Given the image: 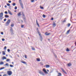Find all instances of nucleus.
Masks as SVG:
<instances>
[{
    "label": "nucleus",
    "instance_id": "1",
    "mask_svg": "<svg viewBox=\"0 0 76 76\" xmlns=\"http://www.w3.org/2000/svg\"><path fill=\"white\" fill-rule=\"evenodd\" d=\"M20 4V6L21 7L22 9H23V5L22 3V2L21 1V0H19Z\"/></svg>",
    "mask_w": 76,
    "mask_h": 76
},
{
    "label": "nucleus",
    "instance_id": "2",
    "mask_svg": "<svg viewBox=\"0 0 76 76\" xmlns=\"http://www.w3.org/2000/svg\"><path fill=\"white\" fill-rule=\"evenodd\" d=\"M7 73L9 76H11L12 75V72L11 71H8L7 72Z\"/></svg>",
    "mask_w": 76,
    "mask_h": 76
},
{
    "label": "nucleus",
    "instance_id": "3",
    "mask_svg": "<svg viewBox=\"0 0 76 76\" xmlns=\"http://www.w3.org/2000/svg\"><path fill=\"white\" fill-rule=\"evenodd\" d=\"M10 20H8L7 22L6 23V25L7 26V25H9V23H10Z\"/></svg>",
    "mask_w": 76,
    "mask_h": 76
},
{
    "label": "nucleus",
    "instance_id": "4",
    "mask_svg": "<svg viewBox=\"0 0 76 76\" xmlns=\"http://www.w3.org/2000/svg\"><path fill=\"white\" fill-rule=\"evenodd\" d=\"M39 73L40 74V75H43V76H45V74H44V73L42 72L41 71H39Z\"/></svg>",
    "mask_w": 76,
    "mask_h": 76
},
{
    "label": "nucleus",
    "instance_id": "5",
    "mask_svg": "<svg viewBox=\"0 0 76 76\" xmlns=\"http://www.w3.org/2000/svg\"><path fill=\"white\" fill-rule=\"evenodd\" d=\"M3 13L1 12L0 14V19H3Z\"/></svg>",
    "mask_w": 76,
    "mask_h": 76
},
{
    "label": "nucleus",
    "instance_id": "6",
    "mask_svg": "<svg viewBox=\"0 0 76 76\" xmlns=\"http://www.w3.org/2000/svg\"><path fill=\"white\" fill-rule=\"evenodd\" d=\"M43 71L44 72V73H46V74H48V72H47V70H45V68L43 69Z\"/></svg>",
    "mask_w": 76,
    "mask_h": 76
},
{
    "label": "nucleus",
    "instance_id": "7",
    "mask_svg": "<svg viewBox=\"0 0 76 76\" xmlns=\"http://www.w3.org/2000/svg\"><path fill=\"white\" fill-rule=\"evenodd\" d=\"M39 36L40 37V40L41 41H42V36L41 35V34H39Z\"/></svg>",
    "mask_w": 76,
    "mask_h": 76
},
{
    "label": "nucleus",
    "instance_id": "8",
    "mask_svg": "<svg viewBox=\"0 0 76 76\" xmlns=\"http://www.w3.org/2000/svg\"><path fill=\"white\" fill-rule=\"evenodd\" d=\"M61 69L62 70V71L64 72V73H65V74H67V73H66V72L64 70V69H63L62 68H61Z\"/></svg>",
    "mask_w": 76,
    "mask_h": 76
},
{
    "label": "nucleus",
    "instance_id": "9",
    "mask_svg": "<svg viewBox=\"0 0 76 76\" xmlns=\"http://www.w3.org/2000/svg\"><path fill=\"white\" fill-rule=\"evenodd\" d=\"M17 15L18 16H21L22 14H21V12H20L17 14Z\"/></svg>",
    "mask_w": 76,
    "mask_h": 76
},
{
    "label": "nucleus",
    "instance_id": "10",
    "mask_svg": "<svg viewBox=\"0 0 76 76\" xmlns=\"http://www.w3.org/2000/svg\"><path fill=\"white\" fill-rule=\"evenodd\" d=\"M8 13L10 14V15H13V14H12V13H11V12L9 10H8Z\"/></svg>",
    "mask_w": 76,
    "mask_h": 76
},
{
    "label": "nucleus",
    "instance_id": "11",
    "mask_svg": "<svg viewBox=\"0 0 76 76\" xmlns=\"http://www.w3.org/2000/svg\"><path fill=\"white\" fill-rule=\"evenodd\" d=\"M21 63H23V64H26H26H27V63L25 61H21Z\"/></svg>",
    "mask_w": 76,
    "mask_h": 76
},
{
    "label": "nucleus",
    "instance_id": "12",
    "mask_svg": "<svg viewBox=\"0 0 76 76\" xmlns=\"http://www.w3.org/2000/svg\"><path fill=\"white\" fill-rule=\"evenodd\" d=\"M11 29H10V31L11 32H12V33H13V29H12V27L10 28Z\"/></svg>",
    "mask_w": 76,
    "mask_h": 76
},
{
    "label": "nucleus",
    "instance_id": "13",
    "mask_svg": "<svg viewBox=\"0 0 76 76\" xmlns=\"http://www.w3.org/2000/svg\"><path fill=\"white\" fill-rule=\"evenodd\" d=\"M36 23L37 25H38V27H39V24H38V22L37 21V20H36Z\"/></svg>",
    "mask_w": 76,
    "mask_h": 76
},
{
    "label": "nucleus",
    "instance_id": "14",
    "mask_svg": "<svg viewBox=\"0 0 76 76\" xmlns=\"http://www.w3.org/2000/svg\"><path fill=\"white\" fill-rule=\"evenodd\" d=\"M53 25L54 27L56 26V23H55V22H53Z\"/></svg>",
    "mask_w": 76,
    "mask_h": 76
},
{
    "label": "nucleus",
    "instance_id": "15",
    "mask_svg": "<svg viewBox=\"0 0 76 76\" xmlns=\"http://www.w3.org/2000/svg\"><path fill=\"white\" fill-rule=\"evenodd\" d=\"M2 59L3 60H4L5 59H7V58L5 56H3L2 58Z\"/></svg>",
    "mask_w": 76,
    "mask_h": 76
},
{
    "label": "nucleus",
    "instance_id": "16",
    "mask_svg": "<svg viewBox=\"0 0 76 76\" xmlns=\"http://www.w3.org/2000/svg\"><path fill=\"white\" fill-rule=\"evenodd\" d=\"M4 64V62L3 61H1L0 62V65H2Z\"/></svg>",
    "mask_w": 76,
    "mask_h": 76
},
{
    "label": "nucleus",
    "instance_id": "17",
    "mask_svg": "<svg viewBox=\"0 0 76 76\" xmlns=\"http://www.w3.org/2000/svg\"><path fill=\"white\" fill-rule=\"evenodd\" d=\"M50 34H51V33H47V32H46L45 33V34H46V35H50Z\"/></svg>",
    "mask_w": 76,
    "mask_h": 76
},
{
    "label": "nucleus",
    "instance_id": "18",
    "mask_svg": "<svg viewBox=\"0 0 76 76\" xmlns=\"http://www.w3.org/2000/svg\"><path fill=\"white\" fill-rule=\"evenodd\" d=\"M67 65L69 67V66H72V64H71L70 63H69L67 64Z\"/></svg>",
    "mask_w": 76,
    "mask_h": 76
},
{
    "label": "nucleus",
    "instance_id": "19",
    "mask_svg": "<svg viewBox=\"0 0 76 76\" xmlns=\"http://www.w3.org/2000/svg\"><path fill=\"white\" fill-rule=\"evenodd\" d=\"M2 54L3 55H5L6 54V53H5V51H2Z\"/></svg>",
    "mask_w": 76,
    "mask_h": 76
},
{
    "label": "nucleus",
    "instance_id": "20",
    "mask_svg": "<svg viewBox=\"0 0 76 76\" xmlns=\"http://www.w3.org/2000/svg\"><path fill=\"white\" fill-rule=\"evenodd\" d=\"M46 68H48V67H50V65H47L46 66Z\"/></svg>",
    "mask_w": 76,
    "mask_h": 76
},
{
    "label": "nucleus",
    "instance_id": "21",
    "mask_svg": "<svg viewBox=\"0 0 76 76\" xmlns=\"http://www.w3.org/2000/svg\"><path fill=\"white\" fill-rule=\"evenodd\" d=\"M5 17L6 18H9V15H5Z\"/></svg>",
    "mask_w": 76,
    "mask_h": 76
},
{
    "label": "nucleus",
    "instance_id": "22",
    "mask_svg": "<svg viewBox=\"0 0 76 76\" xmlns=\"http://www.w3.org/2000/svg\"><path fill=\"white\" fill-rule=\"evenodd\" d=\"M58 76H61V73H58Z\"/></svg>",
    "mask_w": 76,
    "mask_h": 76
},
{
    "label": "nucleus",
    "instance_id": "23",
    "mask_svg": "<svg viewBox=\"0 0 76 76\" xmlns=\"http://www.w3.org/2000/svg\"><path fill=\"white\" fill-rule=\"evenodd\" d=\"M66 50V51L67 52L70 51V50L68 48H67Z\"/></svg>",
    "mask_w": 76,
    "mask_h": 76
},
{
    "label": "nucleus",
    "instance_id": "24",
    "mask_svg": "<svg viewBox=\"0 0 76 76\" xmlns=\"http://www.w3.org/2000/svg\"><path fill=\"white\" fill-rule=\"evenodd\" d=\"M37 61H40V59L39 58H37Z\"/></svg>",
    "mask_w": 76,
    "mask_h": 76
},
{
    "label": "nucleus",
    "instance_id": "25",
    "mask_svg": "<svg viewBox=\"0 0 76 76\" xmlns=\"http://www.w3.org/2000/svg\"><path fill=\"white\" fill-rule=\"evenodd\" d=\"M4 69V67H2L0 68V70H2L3 69Z\"/></svg>",
    "mask_w": 76,
    "mask_h": 76
},
{
    "label": "nucleus",
    "instance_id": "26",
    "mask_svg": "<svg viewBox=\"0 0 76 76\" xmlns=\"http://www.w3.org/2000/svg\"><path fill=\"white\" fill-rule=\"evenodd\" d=\"M4 66H9V64H8L7 63L5 65H4Z\"/></svg>",
    "mask_w": 76,
    "mask_h": 76
},
{
    "label": "nucleus",
    "instance_id": "27",
    "mask_svg": "<svg viewBox=\"0 0 76 76\" xmlns=\"http://www.w3.org/2000/svg\"><path fill=\"white\" fill-rule=\"evenodd\" d=\"M10 67H14V66L12 65H10Z\"/></svg>",
    "mask_w": 76,
    "mask_h": 76
},
{
    "label": "nucleus",
    "instance_id": "28",
    "mask_svg": "<svg viewBox=\"0 0 76 76\" xmlns=\"http://www.w3.org/2000/svg\"><path fill=\"white\" fill-rule=\"evenodd\" d=\"M12 5L13 6H15L16 5V3H13V4H12Z\"/></svg>",
    "mask_w": 76,
    "mask_h": 76
},
{
    "label": "nucleus",
    "instance_id": "29",
    "mask_svg": "<svg viewBox=\"0 0 76 76\" xmlns=\"http://www.w3.org/2000/svg\"><path fill=\"white\" fill-rule=\"evenodd\" d=\"M14 24H12L11 25V27H13L14 26Z\"/></svg>",
    "mask_w": 76,
    "mask_h": 76
},
{
    "label": "nucleus",
    "instance_id": "30",
    "mask_svg": "<svg viewBox=\"0 0 76 76\" xmlns=\"http://www.w3.org/2000/svg\"><path fill=\"white\" fill-rule=\"evenodd\" d=\"M66 20H64L63 21H62V22L63 23H64V22H66Z\"/></svg>",
    "mask_w": 76,
    "mask_h": 76
},
{
    "label": "nucleus",
    "instance_id": "31",
    "mask_svg": "<svg viewBox=\"0 0 76 76\" xmlns=\"http://www.w3.org/2000/svg\"><path fill=\"white\" fill-rule=\"evenodd\" d=\"M45 16H45V15H44V14L43 15V17L44 18H45Z\"/></svg>",
    "mask_w": 76,
    "mask_h": 76
},
{
    "label": "nucleus",
    "instance_id": "32",
    "mask_svg": "<svg viewBox=\"0 0 76 76\" xmlns=\"http://www.w3.org/2000/svg\"><path fill=\"white\" fill-rule=\"evenodd\" d=\"M40 9H44V7H42V6H40Z\"/></svg>",
    "mask_w": 76,
    "mask_h": 76
},
{
    "label": "nucleus",
    "instance_id": "33",
    "mask_svg": "<svg viewBox=\"0 0 76 76\" xmlns=\"http://www.w3.org/2000/svg\"><path fill=\"white\" fill-rule=\"evenodd\" d=\"M10 60V59H7L6 60V61H9Z\"/></svg>",
    "mask_w": 76,
    "mask_h": 76
},
{
    "label": "nucleus",
    "instance_id": "34",
    "mask_svg": "<svg viewBox=\"0 0 76 76\" xmlns=\"http://www.w3.org/2000/svg\"><path fill=\"white\" fill-rule=\"evenodd\" d=\"M70 30L69 29V30H68L67 31V34H69V32H70Z\"/></svg>",
    "mask_w": 76,
    "mask_h": 76
},
{
    "label": "nucleus",
    "instance_id": "35",
    "mask_svg": "<svg viewBox=\"0 0 76 76\" xmlns=\"http://www.w3.org/2000/svg\"><path fill=\"white\" fill-rule=\"evenodd\" d=\"M32 50H34V51H35V48H32Z\"/></svg>",
    "mask_w": 76,
    "mask_h": 76
},
{
    "label": "nucleus",
    "instance_id": "36",
    "mask_svg": "<svg viewBox=\"0 0 76 76\" xmlns=\"http://www.w3.org/2000/svg\"><path fill=\"white\" fill-rule=\"evenodd\" d=\"M70 26V23H69L68 24V27H69V26Z\"/></svg>",
    "mask_w": 76,
    "mask_h": 76
},
{
    "label": "nucleus",
    "instance_id": "37",
    "mask_svg": "<svg viewBox=\"0 0 76 76\" xmlns=\"http://www.w3.org/2000/svg\"><path fill=\"white\" fill-rule=\"evenodd\" d=\"M7 6H10V4L9 3H7Z\"/></svg>",
    "mask_w": 76,
    "mask_h": 76
},
{
    "label": "nucleus",
    "instance_id": "38",
    "mask_svg": "<svg viewBox=\"0 0 76 76\" xmlns=\"http://www.w3.org/2000/svg\"><path fill=\"white\" fill-rule=\"evenodd\" d=\"M8 52H10V50L9 49H8L7 50Z\"/></svg>",
    "mask_w": 76,
    "mask_h": 76
},
{
    "label": "nucleus",
    "instance_id": "39",
    "mask_svg": "<svg viewBox=\"0 0 76 76\" xmlns=\"http://www.w3.org/2000/svg\"><path fill=\"white\" fill-rule=\"evenodd\" d=\"M17 7L16 6L15 7V10H16V9H17Z\"/></svg>",
    "mask_w": 76,
    "mask_h": 76
},
{
    "label": "nucleus",
    "instance_id": "40",
    "mask_svg": "<svg viewBox=\"0 0 76 76\" xmlns=\"http://www.w3.org/2000/svg\"><path fill=\"white\" fill-rule=\"evenodd\" d=\"M8 2L9 3H11L12 2V1H8Z\"/></svg>",
    "mask_w": 76,
    "mask_h": 76
},
{
    "label": "nucleus",
    "instance_id": "41",
    "mask_svg": "<svg viewBox=\"0 0 76 76\" xmlns=\"http://www.w3.org/2000/svg\"><path fill=\"white\" fill-rule=\"evenodd\" d=\"M2 41H4L5 40V39H4V38H3L2 39Z\"/></svg>",
    "mask_w": 76,
    "mask_h": 76
},
{
    "label": "nucleus",
    "instance_id": "42",
    "mask_svg": "<svg viewBox=\"0 0 76 76\" xmlns=\"http://www.w3.org/2000/svg\"><path fill=\"white\" fill-rule=\"evenodd\" d=\"M23 20V21L24 22L26 23V19H24Z\"/></svg>",
    "mask_w": 76,
    "mask_h": 76
},
{
    "label": "nucleus",
    "instance_id": "43",
    "mask_svg": "<svg viewBox=\"0 0 76 76\" xmlns=\"http://www.w3.org/2000/svg\"><path fill=\"white\" fill-rule=\"evenodd\" d=\"M4 13H5V14H7V13H8L7 12V11H5V12Z\"/></svg>",
    "mask_w": 76,
    "mask_h": 76
},
{
    "label": "nucleus",
    "instance_id": "44",
    "mask_svg": "<svg viewBox=\"0 0 76 76\" xmlns=\"http://www.w3.org/2000/svg\"><path fill=\"white\" fill-rule=\"evenodd\" d=\"M25 58H27V56L26 55H25Z\"/></svg>",
    "mask_w": 76,
    "mask_h": 76
},
{
    "label": "nucleus",
    "instance_id": "45",
    "mask_svg": "<svg viewBox=\"0 0 76 76\" xmlns=\"http://www.w3.org/2000/svg\"><path fill=\"white\" fill-rule=\"evenodd\" d=\"M22 22V23H23V21L22 20H20V22Z\"/></svg>",
    "mask_w": 76,
    "mask_h": 76
},
{
    "label": "nucleus",
    "instance_id": "46",
    "mask_svg": "<svg viewBox=\"0 0 76 76\" xmlns=\"http://www.w3.org/2000/svg\"><path fill=\"white\" fill-rule=\"evenodd\" d=\"M3 76H7V75L6 74H5L3 75Z\"/></svg>",
    "mask_w": 76,
    "mask_h": 76
},
{
    "label": "nucleus",
    "instance_id": "47",
    "mask_svg": "<svg viewBox=\"0 0 76 76\" xmlns=\"http://www.w3.org/2000/svg\"><path fill=\"white\" fill-rule=\"evenodd\" d=\"M23 26H24L23 25H21V27L22 28H23Z\"/></svg>",
    "mask_w": 76,
    "mask_h": 76
},
{
    "label": "nucleus",
    "instance_id": "48",
    "mask_svg": "<svg viewBox=\"0 0 76 76\" xmlns=\"http://www.w3.org/2000/svg\"><path fill=\"white\" fill-rule=\"evenodd\" d=\"M22 14L23 15V16H25V14H23V12H22Z\"/></svg>",
    "mask_w": 76,
    "mask_h": 76
},
{
    "label": "nucleus",
    "instance_id": "49",
    "mask_svg": "<svg viewBox=\"0 0 76 76\" xmlns=\"http://www.w3.org/2000/svg\"><path fill=\"white\" fill-rule=\"evenodd\" d=\"M1 35H3V32H1Z\"/></svg>",
    "mask_w": 76,
    "mask_h": 76
},
{
    "label": "nucleus",
    "instance_id": "50",
    "mask_svg": "<svg viewBox=\"0 0 76 76\" xmlns=\"http://www.w3.org/2000/svg\"><path fill=\"white\" fill-rule=\"evenodd\" d=\"M4 50H6V46H5L4 47Z\"/></svg>",
    "mask_w": 76,
    "mask_h": 76
},
{
    "label": "nucleus",
    "instance_id": "51",
    "mask_svg": "<svg viewBox=\"0 0 76 76\" xmlns=\"http://www.w3.org/2000/svg\"><path fill=\"white\" fill-rule=\"evenodd\" d=\"M31 1L32 2H34V0H32Z\"/></svg>",
    "mask_w": 76,
    "mask_h": 76
},
{
    "label": "nucleus",
    "instance_id": "52",
    "mask_svg": "<svg viewBox=\"0 0 76 76\" xmlns=\"http://www.w3.org/2000/svg\"><path fill=\"white\" fill-rule=\"evenodd\" d=\"M4 22H5V21H6V19H4Z\"/></svg>",
    "mask_w": 76,
    "mask_h": 76
},
{
    "label": "nucleus",
    "instance_id": "53",
    "mask_svg": "<svg viewBox=\"0 0 76 76\" xmlns=\"http://www.w3.org/2000/svg\"><path fill=\"white\" fill-rule=\"evenodd\" d=\"M12 64L13 65H14V62H12Z\"/></svg>",
    "mask_w": 76,
    "mask_h": 76
},
{
    "label": "nucleus",
    "instance_id": "54",
    "mask_svg": "<svg viewBox=\"0 0 76 76\" xmlns=\"http://www.w3.org/2000/svg\"><path fill=\"white\" fill-rule=\"evenodd\" d=\"M5 7H7V6H6V5H5Z\"/></svg>",
    "mask_w": 76,
    "mask_h": 76
},
{
    "label": "nucleus",
    "instance_id": "55",
    "mask_svg": "<svg viewBox=\"0 0 76 76\" xmlns=\"http://www.w3.org/2000/svg\"><path fill=\"white\" fill-rule=\"evenodd\" d=\"M51 19H54V18H52Z\"/></svg>",
    "mask_w": 76,
    "mask_h": 76
},
{
    "label": "nucleus",
    "instance_id": "56",
    "mask_svg": "<svg viewBox=\"0 0 76 76\" xmlns=\"http://www.w3.org/2000/svg\"><path fill=\"white\" fill-rule=\"evenodd\" d=\"M37 32H39V30H37Z\"/></svg>",
    "mask_w": 76,
    "mask_h": 76
},
{
    "label": "nucleus",
    "instance_id": "57",
    "mask_svg": "<svg viewBox=\"0 0 76 76\" xmlns=\"http://www.w3.org/2000/svg\"><path fill=\"white\" fill-rule=\"evenodd\" d=\"M55 57L57 58V56H56V55H55Z\"/></svg>",
    "mask_w": 76,
    "mask_h": 76
},
{
    "label": "nucleus",
    "instance_id": "58",
    "mask_svg": "<svg viewBox=\"0 0 76 76\" xmlns=\"http://www.w3.org/2000/svg\"><path fill=\"white\" fill-rule=\"evenodd\" d=\"M38 34H39H39H40V32H38Z\"/></svg>",
    "mask_w": 76,
    "mask_h": 76
},
{
    "label": "nucleus",
    "instance_id": "59",
    "mask_svg": "<svg viewBox=\"0 0 76 76\" xmlns=\"http://www.w3.org/2000/svg\"><path fill=\"white\" fill-rule=\"evenodd\" d=\"M47 70V72H49V70Z\"/></svg>",
    "mask_w": 76,
    "mask_h": 76
},
{
    "label": "nucleus",
    "instance_id": "60",
    "mask_svg": "<svg viewBox=\"0 0 76 76\" xmlns=\"http://www.w3.org/2000/svg\"><path fill=\"white\" fill-rule=\"evenodd\" d=\"M6 57H7V56H8V55H6Z\"/></svg>",
    "mask_w": 76,
    "mask_h": 76
},
{
    "label": "nucleus",
    "instance_id": "61",
    "mask_svg": "<svg viewBox=\"0 0 76 76\" xmlns=\"http://www.w3.org/2000/svg\"><path fill=\"white\" fill-rule=\"evenodd\" d=\"M38 28H37V31H38Z\"/></svg>",
    "mask_w": 76,
    "mask_h": 76
},
{
    "label": "nucleus",
    "instance_id": "62",
    "mask_svg": "<svg viewBox=\"0 0 76 76\" xmlns=\"http://www.w3.org/2000/svg\"><path fill=\"white\" fill-rule=\"evenodd\" d=\"M17 12V11H16V10H15V12Z\"/></svg>",
    "mask_w": 76,
    "mask_h": 76
},
{
    "label": "nucleus",
    "instance_id": "63",
    "mask_svg": "<svg viewBox=\"0 0 76 76\" xmlns=\"http://www.w3.org/2000/svg\"><path fill=\"white\" fill-rule=\"evenodd\" d=\"M28 38L29 39L30 38H29V37H28Z\"/></svg>",
    "mask_w": 76,
    "mask_h": 76
},
{
    "label": "nucleus",
    "instance_id": "64",
    "mask_svg": "<svg viewBox=\"0 0 76 76\" xmlns=\"http://www.w3.org/2000/svg\"><path fill=\"white\" fill-rule=\"evenodd\" d=\"M72 26L70 27V28H72Z\"/></svg>",
    "mask_w": 76,
    "mask_h": 76
}]
</instances>
